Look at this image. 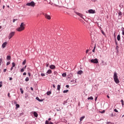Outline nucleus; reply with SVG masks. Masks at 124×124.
I'll return each instance as SVG.
<instances>
[{"label":"nucleus","mask_w":124,"mask_h":124,"mask_svg":"<svg viewBox=\"0 0 124 124\" xmlns=\"http://www.w3.org/2000/svg\"><path fill=\"white\" fill-rule=\"evenodd\" d=\"M25 30V24L24 22H22L20 25V27L16 29L17 31H22Z\"/></svg>","instance_id":"1"},{"label":"nucleus","mask_w":124,"mask_h":124,"mask_svg":"<svg viewBox=\"0 0 124 124\" xmlns=\"http://www.w3.org/2000/svg\"><path fill=\"white\" fill-rule=\"evenodd\" d=\"M113 79L116 84H119V83H120V80H119V78H118V75H117V72H116L114 73Z\"/></svg>","instance_id":"2"},{"label":"nucleus","mask_w":124,"mask_h":124,"mask_svg":"<svg viewBox=\"0 0 124 124\" xmlns=\"http://www.w3.org/2000/svg\"><path fill=\"white\" fill-rule=\"evenodd\" d=\"M26 5L28 6H31L32 7H34V6H35V3H34L33 1H31L30 3H27Z\"/></svg>","instance_id":"3"},{"label":"nucleus","mask_w":124,"mask_h":124,"mask_svg":"<svg viewBox=\"0 0 124 124\" xmlns=\"http://www.w3.org/2000/svg\"><path fill=\"white\" fill-rule=\"evenodd\" d=\"M15 34V31L11 32L8 36L9 39H11V38H12L14 36Z\"/></svg>","instance_id":"4"},{"label":"nucleus","mask_w":124,"mask_h":124,"mask_svg":"<svg viewBox=\"0 0 124 124\" xmlns=\"http://www.w3.org/2000/svg\"><path fill=\"white\" fill-rule=\"evenodd\" d=\"M91 62L93 63H98V60H97V59H92L91 60Z\"/></svg>","instance_id":"5"},{"label":"nucleus","mask_w":124,"mask_h":124,"mask_svg":"<svg viewBox=\"0 0 124 124\" xmlns=\"http://www.w3.org/2000/svg\"><path fill=\"white\" fill-rule=\"evenodd\" d=\"M88 12L90 14H94V13H95V11L93 9H90L89 10Z\"/></svg>","instance_id":"6"},{"label":"nucleus","mask_w":124,"mask_h":124,"mask_svg":"<svg viewBox=\"0 0 124 124\" xmlns=\"http://www.w3.org/2000/svg\"><path fill=\"white\" fill-rule=\"evenodd\" d=\"M76 13L77 15H78V16L81 17V18H82V19H85L83 17L84 15H83L82 14H80V13H77V12H76Z\"/></svg>","instance_id":"7"},{"label":"nucleus","mask_w":124,"mask_h":124,"mask_svg":"<svg viewBox=\"0 0 124 124\" xmlns=\"http://www.w3.org/2000/svg\"><path fill=\"white\" fill-rule=\"evenodd\" d=\"M45 17L48 20H51V16H50L46 14L45 15Z\"/></svg>","instance_id":"8"},{"label":"nucleus","mask_w":124,"mask_h":124,"mask_svg":"<svg viewBox=\"0 0 124 124\" xmlns=\"http://www.w3.org/2000/svg\"><path fill=\"white\" fill-rule=\"evenodd\" d=\"M6 45H7V42H5L2 45V48H5Z\"/></svg>","instance_id":"9"},{"label":"nucleus","mask_w":124,"mask_h":124,"mask_svg":"<svg viewBox=\"0 0 124 124\" xmlns=\"http://www.w3.org/2000/svg\"><path fill=\"white\" fill-rule=\"evenodd\" d=\"M14 104H16V109H17V108H19L20 107V105L19 104H17V103L16 102H14Z\"/></svg>","instance_id":"10"},{"label":"nucleus","mask_w":124,"mask_h":124,"mask_svg":"<svg viewBox=\"0 0 124 124\" xmlns=\"http://www.w3.org/2000/svg\"><path fill=\"white\" fill-rule=\"evenodd\" d=\"M50 69H55V68H56V66H55L54 65H51L50 66Z\"/></svg>","instance_id":"11"},{"label":"nucleus","mask_w":124,"mask_h":124,"mask_svg":"<svg viewBox=\"0 0 124 124\" xmlns=\"http://www.w3.org/2000/svg\"><path fill=\"white\" fill-rule=\"evenodd\" d=\"M33 115H34V117H35L36 118H37V117H38V114L35 111H34L33 112Z\"/></svg>","instance_id":"12"},{"label":"nucleus","mask_w":124,"mask_h":124,"mask_svg":"<svg viewBox=\"0 0 124 124\" xmlns=\"http://www.w3.org/2000/svg\"><path fill=\"white\" fill-rule=\"evenodd\" d=\"M117 39L118 41H120V40H121V35L120 34L118 35L117 37Z\"/></svg>","instance_id":"13"},{"label":"nucleus","mask_w":124,"mask_h":124,"mask_svg":"<svg viewBox=\"0 0 124 124\" xmlns=\"http://www.w3.org/2000/svg\"><path fill=\"white\" fill-rule=\"evenodd\" d=\"M46 73L47 74H51V73H52V70L51 69L48 70L46 72Z\"/></svg>","instance_id":"14"},{"label":"nucleus","mask_w":124,"mask_h":124,"mask_svg":"<svg viewBox=\"0 0 124 124\" xmlns=\"http://www.w3.org/2000/svg\"><path fill=\"white\" fill-rule=\"evenodd\" d=\"M83 73V71L80 70L78 72V74L81 75Z\"/></svg>","instance_id":"15"},{"label":"nucleus","mask_w":124,"mask_h":124,"mask_svg":"<svg viewBox=\"0 0 124 124\" xmlns=\"http://www.w3.org/2000/svg\"><path fill=\"white\" fill-rule=\"evenodd\" d=\"M46 124H53V123L52 122H49V121L48 120H46Z\"/></svg>","instance_id":"16"},{"label":"nucleus","mask_w":124,"mask_h":124,"mask_svg":"<svg viewBox=\"0 0 124 124\" xmlns=\"http://www.w3.org/2000/svg\"><path fill=\"white\" fill-rule=\"evenodd\" d=\"M7 60H8V61H10V60H11V56H7Z\"/></svg>","instance_id":"17"},{"label":"nucleus","mask_w":124,"mask_h":124,"mask_svg":"<svg viewBox=\"0 0 124 124\" xmlns=\"http://www.w3.org/2000/svg\"><path fill=\"white\" fill-rule=\"evenodd\" d=\"M57 90L58 91H60V90H61V85H57Z\"/></svg>","instance_id":"18"},{"label":"nucleus","mask_w":124,"mask_h":124,"mask_svg":"<svg viewBox=\"0 0 124 124\" xmlns=\"http://www.w3.org/2000/svg\"><path fill=\"white\" fill-rule=\"evenodd\" d=\"M88 100H93V96H91L88 98Z\"/></svg>","instance_id":"19"},{"label":"nucleus","mask_w":124,"mask_h":124,"mask_svg":"<svg viewBox=\"0 0 124 124\" xmlns=\"http://www.w3.org/2000/svg\"><path fill=\"white\" fill-rule=\"evenodd\" d=\"M84 118H85V116L80 117V122H82V121L83 120V119Z\"/></svg>","instance_id":"20"},{"label":"nucleus","mask_w":124,"mask_h":124,"mask_svg":"<svg viewBox=\"0 0 124 124\" xmlns=\"http://www.w3.org/2000/svg\"><path fill=\"white\" fill-rule=\"evenodd\" d=\"M51 93H52V92H51V91H49V92H47L46 94L47 95H50V94H51Z\"/></svg>","instance_id":"21"},{"label":"nucleus","mask_w":124,"mask_h":124,"mask_svg":"<svg viewBox=\"0 0 124 124\" xmlns=\"http://www.w3.org/2000/svg\"><path fill=\"white\" fill-rule=\"evenodd\" d=\"M62 77H66V73H63L62 74Z\"/></svg>","instance_id":"22"},{"label":"nucleus","mask_w":124,"mask_h":124,"mask_svg":"<svg viewBox=\"0 0 124 124\" xmlns=\"http://www.w3.org/2000/svg\"><path fill=\"white\" fill-rule=\"evenodd\" d=\"M20 91L21 92V93L23 94V93H24V91H23V89L20 88Z\"/></svg>","instance_id":"23"},{"label":"nucleus","mask_w":124,"mask_h":124,"mask_svg":"<svg viewBox=\"0 0 124 124\" xmlns=\"http://www.w3.org/2000/svg\"><path fill=\"white\" fill-rule=\"evenodd\" d=\"M12 65L13 67H15V65H16V64L15 63V62H12Z\"/></svg>","instance_id":"24"},{"label":"nucleus","mask_w":124,"mask_h":124,"mask_svg":"<svg viewBox=\"0 0 124 124\" xmlns=\"http://www.w3.org/2000/svg\"><path fill=\"white\" fill-rule=\"evenodd\" d=\"M63 93H68V90L63 91Z\"/></svg>","instance_id":"25"},{"label":"nucleus","mask_w":124,"mask_h":124,"mask_svg":"<svg viewBox=\"0 0 124 124\" xmlns=\"http://www.w3.org/2000/svg\"><path fill=\"white\" fill-rule=\"evenodd\" d=\"M2 62V59L0 58V65H1Z\"/></svg>","instance_id":"26"},{"label":"nucleus","mask_w":124,"mask_h":124,"mask_svg":"<svg viewBox=\"0 0 124 124\" xmlns=\"http://www.w3.org/2000/svg\"><path fill=\"white\" fill-rule=\"evenodd\" d=\"M29 80H30V79H29V78H28V77H27V78H26V79H25V81H26V82L29 81Z\"/></svg>","instance_id":"27"},{"label":"nucleus","mask_w":124,"mask_h":124,"mask_svg":"<svg viewBox=\"0 0 124 124\" xmlns=\"http://www.w3.org/2000/svg\"><path fill=\"white\" fill-rule=\"evenodd\" d=\"M2 87V81L0 82V88Z\"/></svg>","instance_id":"28"},{"label":"nucleus","mask_w":124,"mask_h":124,"mask_svg":"<svg viewBox=\"0 0 124 124\" xmlns=\"http://www.w3.org/2000/svg\"><path fill=\"white\" fill-rule=\"evenodd\" d=\"M118 14L119 16H122V15H123V13H122L121 12H119Z\"/></svg>","instance_id":"29"},{"label":"nucleus","mask_w":124,"mask_h":124,"mask_svg":"<svg viewBox=\"0 0 124 124\" xmlns=\"http://www.w3.org/2000/svg\"><path fill=\"white\" fill-rule=\"evenodd\" d=\"M22 64H23V65L26 64V60H24V61L23 62H22Z\"/></svg>","instance_id":"30"},{"label":"nucleus","mask_w":124,"mask_h":124,"mask_svg":"<svg viewBox=\"0 0 124 124\" xmlns=\"http://www.w3.org/2000/svg\"><path fill=\"white\" fill-rule=\"evenodd\" d=\"M121 102L123 106H124V100H121Z\"/></svg>","instance_id":"31"},{"label":"nucleus","mask_w":124,"mask_h":124,"mask_svg":"<svg viewBox=\"0 0 124 124\" xmlns=\"http://www.w3.org/2000/svg\"><path fill=\"white\" fill-rule=\"evenodd\" d=\"M93 53H94L95 51V46L94 47V48L93 49Z\"/></svg>","instance_id":"32"},{"label":"nucleus","mask_w":124,"mask_h":124,"mask_svg":"<svg viewBox=\"0 0 124 124\" xmlns=\"http://www.w3.org/2000/svg\"><path fill=\"white\" fill-rule=\"evenodd\" d=\"M114 112H116V113H118V112H119L118 111V110L117 109H116V108L114 109Z\"/></svg>","instance_id":"33"},{"label":"nucleus","mask_w":124,"mask_h":124,"mask_svg":"<svg viewBox=\"0 0 124 124\" xmlns=\"http://www.w3.org/2000/svg\"><path fill=\"white\" fill-rule=\"evenodd\" d=\"M36 99L37 100H38V101H40V99H39V98L38 97H36Z\"/></svg>","instance_id":"34"},{"label":"nucleus","mask_w":124,"mask_h":124,"mask_svg":"<svg viewBox=\"0 0 124 124\" xmlns=\"http://www.w3.org/2000/svg\"><path fill=\"white\" fill-rule=\"evenodd\" d=\"M89 31H91V32H92L93 31V30H92V28L91 27H89Z\"/></svg>","instance_id":"35"},{"label":"nucleus","mask_w":124,"mask_h":124,"mask_svg":"<svg viewBox=\"0 0 124 124\" xmlns=\"http://www.w3.org/2000/svg\"><path fill=\"white\" fill-rule=\"evenodd\" d=\"M100 113H101V114H103V113H105V110H103L102 111H100Z\"/></svg>","instance_id":"36"},{"label":"nucleus","mask_w":124,"mask_h":124,"mask_svg":"<svg viewBox=\"0 0 124 124\" xmlns=\"http://www.w3.org/2000/svg\"><path fill=\"white\" fill-rule=\"evenodd\" d=\"M10 64V62H7L6 63V65H9Z\"/></svg>","instance_id":"37"},{"label":"nucleus","mask_w":124,"mask_h":124,"mask_svg":"<svg viewBox=\"0 0 124 124\" xmlns=\"http://www.w3.org/2000/svg\"><path fill=\"white\" fill-rule=\"evenodd\" d=\"M20 71H21V72H24V68H22V69L20 70Z\"/></svg>","instance_id":"38"},{"label":"nucleus","mask_w":124,"mask_h":124,"mask_svg":"<svg viewBox=\"0 0 124 124\" xmlns=\"http://www.w3.org/2000/svg\"><path fill=\"white\" fill-rule=\"evenodd\" d=\"M41 76H42V77L45 76V74H44V73H42V74H41Z\"/></svg>","instance_id":"39"},{"label":"nucleus","mask_w":124,"mask_h":124,"mask_svg":"<svg viewBox=\"0 0 124 124\" xmlns=\"http://www.w3.org/2000/svg\"><path fill=\"white\" fill-rule=\"evenodd\" d=\"M16 21H17V19H14L13 20V23H15Z\"/></svg>","instance_id":"40"},{"label":"nucleus","mask_w":124,"mask_h":124,"mask_svg":"<svg viewBox=\"0 0 124 124\" xmlns=\"http://www.w3.org/2000/svg\"><path fill=\"white\" fill-rule=\"evenodd\" d=\"M124 33V28L122 29V34Z\"/></svg>","instance_id":"41"},{"label":"nucleus","mask_w":124,"mask_h":124,"mask_svg":"<svg viewBox=\"0 0 124 124\" xmlns=\"http://www.w3.org/2000/svg\"><path fill=\"white\" fill-rule=\"evenodd\" d=\"M88 53H89V49H87V50H86V54H88Z\"/></svg>","instance_id":"42"},{"label":"nucleus","mask_w":124,"mask_h":124,"mask_svg":"<svg viewBox=\"0 0 124 124\" xmlns=\"http://www.w3.org/2000/svg\"><path fill=\"white\" fill-rule=\"evenodd\" d=\"M8 97H10V93H8Z\"/></svg>","instance_id":"43"},{"label":"nucleus","mask_w":124,"mask_h":124,"mask_svg":"<svg viewBox=\"0 0 124 124\" xmlns=\"http://www.w3.org/2000/svg\"><path fill=\"white\" fill-rule=\"evenodd\" d=\"M116 49L119 50V46H116Z\"/></svg>","instance_id":"44"},{"label":"nucleus","mask_w":124,"mask_h":124,"mask_svg":"<svg viewBox=\"0 0 124 124\" xmlns=\"http://www.w3.org/2000/svg\"><path fill=\"white\" fill-rule=\"evenodd\" d=\"M53 88H54V89H55V88H56V85H55V84L53 85Z\"/></svg>","instance_id":"45"},{"label":"nucleus","mask_w":124,"mask_h":124,"mask_svg":"<svg viewBox=\"0 0 124 124\" xmlns=\"http://www.w3.org/2000/svg\"><path fill=\"white\" fill-rule=\"evenodd\" d=\"M115 44L116 45H118V43H117V40L115 39Z\"/></svg>","instance_id":"46"},{"label":"nucleus","mask_w":124,"mask_h":124,"mask_svg":"<svg viewBox=\"0 0 124 124\" xmlns=\"http://www.w3.org/2000/svg\"><path fill=\"white\" fill-rule=\"evenodd\" d=\"M23 75H24V76L27 75V73H26V72L24 73Z\"/></svg>","instance_id":"47"},{"label":"nucleus","mask_w":124,"mask_h":124,"mask_svg":"<svg viewBox=\"0 0 124 124\" xmlns=\"http://www.w3.org/2000/svg\"><path fill=\"white\" fill-rule=\"evenodd\" d=\"M66 88H69V85H66Z\"/></svg>","instance_id":"48"},{"label":"nucleus","mask_w":124,"mask_h":124,"mask_svg":"<svg viewBox=\"0 0 124 124\" xmlns=\"http://www.w3.org/2000/svg\"><path fill=\"white\" fill-rule=\"evenodd\" d=\"M3 72H6V69H4V70H3Z\"/></svg>","instance_id":"49"},{"label":"nucleus","mask_w":124,"mask_h":124,"mask_svg":"<svg viewBox=\"0 0 124 124\" xmlns=\"http://www.w3.org/2000/svg\"><path fill=\"white\" fill-rule=\"evenodd\" d=\"M101 31H102V33L103 34H104V31H103V30H101Z\"/></svg>","instance_id":"50"},{"label":"nucleus","mask_w":124,"mask_h":124,"mask_svg":"<svg viewBox=\"0 0 124 124\" xmlns=\"http://www.w3.org/2000/svg\"><path fill=\"white\" fill-rule=\"evenodd\" d=\"M31 91H33V88L32 87H31Z\"/></svg>","instance_id":"51"},{"label":"nucleus","mask_w":124,"mask_h":124,"mask_svg":"<svg viewBox=\"0 0 124 124\" xmlns=\"http://www.w3.org/2000/svg\"><path fill=\"white\" fill-rule=\"evenodd\" d=\"M49 66V63H46V67H48Z\"/></svg>","instance_id":"52"},{"label":"nucleus","mask_w":124,"mask_h":124,"mask_svg":"<svg viewBox=\"0 0 124 124\" xmlns=\"http://www.w3.org/2000/svg\"><path fill=\"white\" fill-rule=\"evenodd\" d=\"M111 117H114V114L113 113L111 114Z\"/></svg>","instance_id":"53"},{"label":"nucleus","mask_w":124,"mask_h":124,"mask_svg":"<svg viewBox=\"0 0 124 124\" xmlns=\"http://www.w3.org/2000/svg\"><path fill=\"white\" fill-rule=\"evenodd\" d=\"M99 29H100L101 31H102V28L101 27H99Z\"/></svg>","instance_id":"54"},{"label":"nucleus","mask_w":124,"mask_h":124,"mask_svg":"<svg viewBox=\"0 0 124 124\" xmlns=\"http://www.w3.org/2000/svg\"><path fill=\"white\" fill-rule=\"evenodd\" d=\"M14 67H13V66H12V67L11 68V70H13Z\"/></svg>","instance_id":"55"},{"label":"nucleus","mask_w":124,"mask_h":124,"mask_svg":"<svg viewBox=\"0 0 124 124\" xmlns=\"http://www.w3.org/2000/svg\"><path fill=\"white\" fill-rule=\"evenodd\" d=\"M114 35L115 38H116V33H114Z\"/></svg>","instance_id":"56"},{"label":"nucleus","mask_w":124,"mask_h":124,"mask_svg":"<svg viewBox=\"0 0 124 124\" xmlns=\"http://www.w3.org/2000/svg\"><path fill=\"white\" fill-rule=\"evenodd\" d=\"M97 100V97H96L95 98V101H96Z\"/></svg>","instance_id":"57"},{"label":"nucleus","mask_w":124,"mask_h":124,"mask_svg":"<svg viewBox=\"0 0 124 124\" xmlns=\"http://www.w3.org/2000/svg\"><path fill=\"white\" fill-rule=\"evenodd\" d=\"M54 74H58V73L57 72H54Z\"/></svg>","instance_id":"58"},{"label":"nucleus","mask_w":124,"mask_h":124,"mask_svg":"<svg viewBox=\"0 0 124 124\" xmlns=\"http://www.w3.org/2000/svg\"><path fill=\"white\" fill-rule=\"evenodd\" d=\"M107 96L108 98H110V96H109V95H107Z\"/></svg>","instance_id":"59"},{"label":"nucleus","mask_w":124,"mask_h":124,"mask_svg":"<svg viewBox=\"0 0 124 124\" xmlns=\"http://www.w3.org/2000/svg\"><path fill=\"white\" fill-rule=\"evenodd\" d=\"M9 80H12V78H9Z\"/></svg>","instance_id":"60"},{"label":"nucleus","mask_w":124,"mask_h":124,"mask_svg":"<svg viewBox=\"0 0 124 124\" xmlns=\"http://www.w3.org/2000/svg\"><path fill=\"white\" fill-rule=\"evenodd\" d=\"M27 67V66H25V67H24V69H26V68Z\"/></svg>","instance_id":"61"},{"label":"nucleus","mask_w":124,"mask_h":124,"mask_svg":"<svg viewBox=\"0 0 124 124\" xmlns=\"http://www.w3.org/2000/svg\"><path fill=\"white\" fill-rule=\"evenodd\" d=\"M4 7H5V6L4 5L3 6V9H4Z\"/></svg>","instance_id":"62"},{"label":"nucleus","mask_w":124,"mask_h":124,"mask_svg":"<svg viewBox=\"0 0 124 124\" xmlns=\"http://www.w3.org/2000/svg\"><path fill=\"white\" fill-rule=\"evenodd\" d=\"M48 121H51V118H48Z\"/></svg>","instance_id":"63"},{"label":"nucleus","mask_w":124,"mask_h":124,"mask_svg":"<svg viewBox=\"0 0 124 124\" xmlns=\"http://www.w3.org/2000/svg\"><path fill=\"white\" fill-rule=\"evenodd\" d=\"M1 28H2L1 26H0V29H1Z\"/></svg>","instance_id":"64"}]
</instances>
